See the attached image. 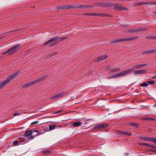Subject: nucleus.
Segmentation results:
<instances>
[{"mask_svg":"<svg viewBox=\"0 0 156 156\" xmlns=\"http://www.w3.org/2000/svg\"><path fill=\"white\" fill-rule=\"evenodd\" d=\"M20 72V70H19L16 73L12 74L9 76L6 80L3 82H0L1 87L0 89L2 88L5 86L9 82L12 80L13 78L16 77L19 75Z\"/></svg>","mask_w":156,"mask_h":156,"instance_id":"obj_1","label":"nucleus"},{"mask_svg":"<svg viewBox=\"0 0 156 156\" xmlns=\"http://www.w3.org/2000/svg\"><path fill=\"white\" fill-rule=\"evenodd\" d=\"M20 46V45L19 44L15 45L12 48H9L7 51L3 53V55H5L6 54H10L16 51L17 48H18Z\"/></svg>","mask_w":156,"mask_h":156,"instance_id":"obj_2","label":"nucleus"},{"mask_svg":"<svg viewBox=\"0 0 156 156\" xmlns=\"http://www.w3.org/2000/svg\"><path fill=\"white\" fill-rule=\"evenodd\" d=\"M138 37L137 36H134L133 37H130L121 39H117L113 41L111 43H117L118 42H120L127 41H131Z\"/></svg>","mask_w":156,"mask_h":156,"instance_id":"obj_3","label":"nucleus"},{"mask_svg":"<svg viewBox=\"0 0 156 156\" xmlns=\"http://www.w3.org/2000/svg\"><path fill=\"white\" fill-rule=\"evenodd\" d=\"M33 131V130L30 129L27 131L24 134V136L26 137H27L29 136L30 135H31V136L30 137H29V139L30 140L33 139L34 136V135H33V133L34 132H32Z\"/></svg>","mask_w":156,"mask_h":156,"instance_id":"obj_4","label":"nucleus"},{"mask_svg":"<svg viewBox=\"0 0 156 156\" xmlns=\"http://www.w3.org/2000/svg\"><path fill=\"white\" fill-rule=\"evenodd\" d=\"M108 125L106 123L101 124L94 126V129H103L107 127Z\"/></svg>","mask_w":156,"mask_h":156,"instance_id":"obj_5","label":"nucleus"},{"mask_svg":"<svg viewBox=\"0 0 156 156\" xmlns=\"http://www.w3.org/2000/svg\"><path fill=\"white\" fill-rule=\"evenodd\" d=\"M115 9L118 10H126V7H122L121 4L118 3L114 4V6Z\"/></svg>","mask_w":156,"mask_h":156,"instance_id":"obj_6","label":"nucleus"},{"mask_svg":"<svg viewBox=\"0 0 156 156\" xmlns=\"http://www.w3.org/2000/svg\"><path fill=\"white\" fill-rule=\"evenodd\" d=\"M59 39V37H58L56 36V37H52L51 39L49 40L48 41L45 42L44 44V45H46L48 44L51 43V42H53V41H55L56 40H57V39Z\"/></svg>","mask_w":156,"mask_h":156,"instance_id":"obj_7","label":"nucleus"},{"mask_svg":"<svg viewBox=\"0 0 156 156\" xmlns=\"http://www.w3.org/2000/svg\"><path fill=\"white\" fill-rule=\"evenodd\" d=\"M67 93L66 92H63L62 93H60L57 94L56 95L54 96V97H52L50 98V99H53L56 98H58L60 97H61L66 95Z\"/></svg>","mask_w":156,"mask_h":156,"instance_id":"obj_8","label":"nucleus"},{"mask_svg":"<svg viewBox=\"0 0 156 156\" xmlns=\"http://www.w3.org/2000/svg\"><path fill=\"white\" fill-rule=\"evenodd\" d=\"M45 77V76H42L41 77L38 79H37L30 82L31 85L32 86L33 84L39 83Z\"/></svg>","mask_w":156,"mask_h":156,"instance_id":"obj_9","label":"nucleus"},{"mask_svg":"<svg viewBox=\"0 0 156 156\" xmlns=\"http://www.w3.org/2000/svg\"><path fill=\"white\" fill-rule=\"evenodd\" d=\"M147 71L145 69H141L140 70H135L134 72V75H136L142 73H145Z\"/></svg>","mask_w":156,"mask_h":156,"instance_id":"obj_10","label":"nucleus"},{"mask_svg":"<svg viewBox=\"0 0 156 156\" xmlns=\"http://www.w3.org/2000/svg\"><path fill=\"white\" fill-rule=\"evenodd\" d=\"M94 6L93 5H81L79 6H76L77 8L87 9L91 8H93Z\"/></svg>","mask_w":156,"mask_h":156,"instance_id":"obj_11","label":"nucleus"},{"mask_svg":"<svg viewBox=\"0 0 156 156\" xmlns=\"http://www.w3.org/2000/svg\"><path fill=\"white\" fill-rule=\"evenodd\" d=\"M147 65V64H142L135 65L134 66L136 69H140L142 68L143 67H146Z\"/></svg>","mask_w":156,"mask_h":156,"instance_id":"obj_12","label":"nucleus"},{"mask_svg":"<svg viewBox=\"0 0 156 156\" xmlns=\"http://www.w3.org/2000/svg\"><path fill=\"white\" fill-rule=\"evenodd\" d=\"M118 133L120 135H131V133L129 132L128 131H119L118 132Z\"/></svg>","mask_w":156,"mask_h":156,"instance_id":"obj_13","label":"nucleus"},{"mask_svg":"<svg viewBox=\"0 0 156 156\" xmlns=\"http://www.w3.org/2000/svg\"><path fill=\"white\" fill-rule=\"evenodd\" d=\"M134 70V68H132L130 69L124 70L122 72L123 76H125L126 75L133 72Z\"/></svg>","mask_w":156,"mask_h":156,"instance_id":"obj_14","label":"nucleus"},{"mask_svg":"<svg viewBox=\"0 0 156 156\" xmlns=\"http://www.w3.org/2000/svg\"><path fill=\"white\" fill-rule=\"evenodd\" d=\"M140 138L145 141H151V137L144 136L140 137Z\"/></svg>","mask_w":156,"mask_h":156,"instance_id":"obj_15","label":"nucleus"},{"mask_svg":"<svg viewBox=\"0 0 156 156\" xmlns=\"http://www.w3.org/2000/svg\"><path fill=\"white\" fill-rule=\"evenodd\" d=\"M82 124V123L80 122H77L73 123V125L75 127L79 126Z\"/></svg>","mask_w":156,"mask_h":156,"instance_id":"obj_16","label":"nucleus"},{"mask_svg":"<svg viewBox=\"0 0 156 156\" xmlns=\"http://www.w3.org/2000/svg\"><path fill=\"white\" fill-rule=\"evenodd\" d=\"M66 5V9H71L75 8H76V6L74 5Z\"/></svg>","mask_w":156,"mask_h":156,"instance_id":"obj_17","label":"nucleus"},{"mask_svg":"<svg viewBox=\"0 0 156 156\" xmlns=\"http://www.w3.org/2000/svg\"><path fill=\"white\" fill-rule=\"evenodd\" d=\"M108 57V56L107 55H104L100 56H99L98 57V59L99 61H100L102 60H104L105 58H106Z\"/></svg>","mask_w":156,"mask_h":156,"instance_id":"obj_18","label":"nucleus"},{"mask_svg":"<svg viewBox=\"0 0 156 156\" xmlns=\"http://www.w3.org/2000/svg\"><path fill=\"white\" fill-rule=\"evenodd\" d=\"M83 15H89L91 16H98V13H85L83 14Z\"/></svg>","mask_w":156,"mask_h":156,"instance_id":"obj_19","label":"nucleus"},{"mask_svg":"<svg viewBox=\"0 0 156 156\" xmlns=\"http://www.w3.org/2000/svg\"><path fill=\"white\" fill-rule=\"evenodd\" d=\"M98 16H101L104 17H111V15L105 13H98Z\"/></svg>","mask_w":156,"mask_h":156,"instance_id":"obj_20","label":"nucleus"},{"mask_svg":"<svg viewBox=\"0 0 156 156\" xmlns=\"http://www.w3.org/2000/svg\"><path fill=\"white\" fill-rule=\"evenodd\" d=\"M144 4H148L149 5H156V2H143Z\"/></svg>","mask_w":156,"mask_h":156,"instance_id":"obj_21","label":"nucleus"},{"mask_svg":"<svg viewBox=\"0 0 156 156\" xmlns=\"http://www.w3.org/2000/svg\"><path fill=\"white\" fill-rule=\"evenodd\" d=\"M138 29H133V30H128V32L129 33H138L139 32L138 31Z\"/></svg>","mask_w":156,"mask_h":156,"instance_id":"obj_22","label":"nucleus"},{"mask_svg":"<svg viewBox=\"0 0 156 156\" xmlns=\"http://www.w3.org/2000/svg\"><path fill=\"white\" fill-rule=\"evenodd\" d=\"M56 127V125H50L49 126V131H51L54 129Z\"/></svg>","mask_w":156,"mask_h":156,"instance_id":"obj_23","label":"nucleus"},{"mask_svg":"<svg viewBox=\"0 0 156 156\" xmlns=\"http://www.w3.org/2000/svg\"><path fill=\"white\" fill-rule=\"evenodd\" d=\"M66 5H63L62 6H59L56 7V8L57 9H66Z\"/></svg>","mask_w":156,"mask_h":156,"instance_id":"obj_24","label":"nucleus"},{"mask_svg":"<svg viewBox=\"0 0 156 156\" xmlns=\"http://www.w3.org/2000/svg\"><path fill=\"white\" fill-rule=\"evenodd\" d=\"M138 29V30L139 32H142V31H144L147 30L148 29V28L140 27V28Z\"/></svg>","mask_w":156,"mask_h":156,"instance_id":"obj_25","label":"nucleus"},{"mask_svg":"<svg viewBox=\"0 0 156 156\" xmlns=\"http://www.w3.org/2000/svg\"><path fill=\"white\" fill-rule=\"evenodd\" d=\"M129 125L132 126H134L136 127H138L139 124L138 123H131Z\"/></svg>","mask_w":156,"mask_h":156,"instance_id":"obj_26","label":"nucleus"},{"mask_svg":"<svg viewBox=\"0 0 156 156\" xmlns=\"http://www.w3.org/2000/svg\"><path fill=\"white\" fill-rule=\"evenodd\" d=\"M59 42V41H57L55 42H52V43L50 44L49 45V47H51V46H54L56 44L58 43Z\"/></svg>","mask_w":156,"mask_h":156,"instance_id":"obj_27","label":"nucleus"},{"mask_svg":"<svg viewBox=\"0 0 156 156\" xmlns=\"http://www.w3.org/2000/svg\"><path fill=\"white\" fill-rule=\"evenodd\" d=\"M31 86V84H30V82H29V83H26V84L23 85L22 87L23 88H26V87H28L29 86Z\"/></svg>","mask_w":156,"mask_h":156,"instance_id":"obj_28","label":"nucleus"},{"mask_svg":"<svg viewBox=\"0 0 156 156\" xmlns=\"http://www.w3.org/2000/svg\"><path fill=\"white\" fill-rule=\"evenodd\" d=\"M140 86L141 87H147L148 86V84L146 82H143V83H140Z\"/></svg>","mask_w":156,"mask_h":156,"instance_id":"obj_29","label":"nucleus"},{"mask_svg":"<svg viewBox=\"0 0 156 156\" xmlns=\"http://www.w3.org/2000/svg\"><path fill=\"white\" fill-rule=\"evenodd\" d=\"M106 5L107 3L106 2H103L100 3V5L101 7H106Z\"/></svg>","mask_w":156,"mask_h":156,"instance_id":"obj_30","label":"nucleus"},{"mask_svg":"<svg viewBox=\"0 0 156 156\" xmlns=\"http://www.w3.org/2000/svg\"><path fill=\"white\" fill-rule=\"evenodd\" d=\"M142 4H143V2H142L138 3H135L134 4L135 6H138L141 5Z\"/></svg>","mask_w":156,"mask_h":156,"instance_id":"obj_31","label":"nucleus"},{"mask_svg":"<svg viewBox=\"0 0 156 156\" xmlns=\"http://www.w3.org/2000/svg\"><path fill=\"white\" fill-rule=\"evenodd\" d=\"M107 5H106V7H112V6H114V4L112 3H107Z\"/></svg>","mask_w":156,"mask_h":156,"instance_id":"obj_32","label":"nucleus"},{"mask_svg":"<svg viewBox=\"0 0 156 156\" xmlns=\"http://www.w3.org/2000/svg\"><path fill=\"white\" fill-rule=\"evenodd\" d=\"M155 81L154 80H150V81H147V83L151 85H153L155 83Z\"/></svg>","mask_w":156,"mask_h":156,"instance_id":"obj_33","label":"nucleus"},{"mask_svg":"<svg viewBox=\"0 0 156 156\" xmlns=\"http://www.w3.org/2000/svg\"><path fill=\"white\" fill-rule=\"evenodd\" d=\"M13 144L15 146L19 144V142L18 141L16 140L13 142Z\"/></svg>","mask_w":156,"mask_h":156,"instance_id":"obj_34","label":"nucleus"},{"mask_svg":"<svg viewBox=\"0 0 156 156\" xmlns=\"http://www.w3.org/2000/svg\"><path fill=\"white\" fill-rule=\"evenodd\" d=\"M151 50L148 51H143L142 52V54L143 55H144L146 54H149L151 53Z\"/></svg>","mask_w":156,"mask_h":156,"instance_id":"obj_35","label":"nucleus"},{"mask_svg":"<svg viewBox=\"0 0 156 156\" xmlns=\"http://www.w3.org/2000/svg\"><path fill=\"white\" fill-rule=\"evenodd\" d=\"M139 144L141 145H143L144 146L148 147H149V146H150V145L149 144H148L146 143H140Z\"/></svg>","mask_w":156,"mask_h":156,"instance_id":"obj_36","label":"nucleus"},{"mask_svg":"<svg viewBox=\"0 0 156 156\" xmlns=\"http://www.w3.org/2000/svg\"><path fill=\"white\" fill-rule=\"evenodd\" d=\"M120 69V68L113 69L111 70V72H116Z\"/></svg>","mask_w":156,"mask_h":156,"instance_id":"obj_37","label":"nucleus"},{"mask_svg":"<svg viewBox=\"0 0 156 156\" xmlns=\"http://www.w3.org/2000/svg\"><path fill=\"white\" fill-rule=\"evenodd\" d=\"M116 74H117L116 76H117V77H119V76H123L122 73V72H120V73H118Z\"/></svg>","mask_w":156,"mask_h":156,"instance_id":"obj_38","label":"nucleus"},{"mask_svg":"<svg viewBox=\"0 0 156 156\" xmlns=\"http://www.w3.org/2000/svg\"><path fill=\"white\" fill-rule=\"evenodd\" d=\"M151 141H153L154 143H156V138L151 137Z\"/></svg>","mask_w":156,"mask_h":156,"instance_id":"obj_39","label":"nucleus"},{"mask_svg":"<svg viewBox=\"0 0 156 156\" xmlns=\"http://www.w3.org/2000/svg\"><path fill=\"white\" fill-rule=\"evenodd\" d=\"M67 38H68L67 37H59V39H60L61 40L60 41H62L64 40H65V39Z\"/></svg>","mask_w":156,"mask_h":156,"instance_id":"obj_40","label":"nucleus"},{"mask_svg":"<svg viewBox=\"0 0 156 156\" xmlns=\"http://www.w3.org/2000/svg\"><path fill=\"white\" fill-rule=\"evenodd\" d=\"M147 120H154L155 119L152 118H147Z\"/></svg>","mask_w":156,"mask_h":156,"instance_id":"obj_41","label":"nucleus"},{"mask_svg":"<svg viewBox=\"0 0 156 156\" xmlns=\"http://www.w3.org/2000/svg\"><path fill=\"white\" fill-rule=\"evenodd\" d=\"M151 53H154L156 52V49H153L151 50Z\"/></svg>","mask_w":156,"mask_h":156,"instance_id":"obj_42","label":"nucleus"},{"mask_svg":"<svg viewBox=\"0 0 156 156\" xmlns=\"http://www.w3.org/2000/svg\"><path fill=\"white\" fill-rule=\"evenodd\" d=\"M146 39H151V38H156V37H146Z\"/></svg>","mask_w":156,"mask_h":156,"instance_id":"obj_43","label":"nucleus"},{"mask_svg":"<svg viewBox=\"0 0 156 156\" xmlns=\"http://www.w3.org/2000/svg\"><path fill=\"white\" fill-rule=\"evenodd\" d=\"M149 147H151L152 148H156V146L154 145V144H152L151 145H150V146H149Z\"/></svg>","mask_w":156,"mask_h":156,"instance_id":"obj_44","label":"nucleus"},{"mask_svg":"<svg viewBox=\"0 0 156 156\" xmlns=\"http://www.w3.org/2000/svg\"><path fill=\"white\" fill-rule=\"evenodd\" d=\"M44 153L46 154H48L51 153V151L49 150H46L44 151Z\"/></svg>","mask_w":156,"mask_h":156,"instance_id":"obj_45","label":"nucleus"},{"mask_svg":"<svg viewBox=\"0 0 156 156\" xmlns=\"http://www.w3.org/2000/svg\"><path fill=\"white\" fill-rule=\"evenodd\" d=\"M117 76V74H116L115 75H113V76H110V78L112 79L113 78H115L117 77V76Z\"/></svg>","mask_w":156,"mask_h":156,"instance_id":"obj_46","label":"nucleus"},{"mask_svg":"<svg viewBox=\"0 0 156 156\" xmlns=\"http://www.w3.org/2000/svg\"><path fill=\"white\" fill-rule=\"evenodd\" d=\"M94 61L95 62H97L99 61V59H98V57L97 58L95 59Z\"/></svg>","mask_w":156,"mask_h":156,"instance_id":"obj_47","label":"nucleus"},{"mask_svg":"<svg viewBox=\"0 0 156 156\" xmlns=\"http://www.w3.org/2000/svg\"><path fill=\"white\" fill-rule=\"evenodd\" d=\"M38 122V121H34V122H33L32 123H31V125H33V124H37Z\"/></svg>","mask_w":156,"mask_h":156,"instance_id":"obj_48","label":"nucleus"},{"mask_svg":"<svg viewBox=\"0 0 156 156\" xmlns=\"http://www.w3.org/2000/svg\"><path fill=\"white\" fill-rule=\"evenodd\" d=\"M20 115V113H14L13 114V115L14 116H16L17 115Z\"/></svg>","mask_w":156,"mask_h":156,"instance_id":"obj_49","label":"nucleus"},{"mask_svg":"<svg viewBox=\"0 0 156 156\" xmlns=\"http://www.w3.org/2000/svg\"><path fill=\"white\" fill-rule=\"evenodd\" d=\"M150 151L152 152H156V150L151 149L150 150Z\"/></svg>","mask_w":156,"mask_h":156,"instance_id":"obj_50","label":"nucleus"},{"mask_svg":"<svg viewBox=\"0 0 156 156\" xmlns=\"http://www.w3.org/2000/svg\"><path fill=\"white\" fill-rule=\"evenodd\" d=\"M34 132H37V133L39 132V134H40V133L39 132V131L38 130H35L33 132H34Z\"/></svg>","mask_w":156,"mask_h":156,"instance_id":"obj_51","label":"nucleus"},{"mask_svg":"<svg viewBox=\"0 0 156 156\" xmlns=\"http://www.w3.org/2000/svg\"><path fill=\"white\" fill-rule=\"evenodd\" d=\"M51 57V54L48 55L47 56V58H49L50 57Z\"/></svg>","mask_w":156,"mask_h":156,"instance_id":"obj_52","label":"nucleus"},{"mask_svg":"<svg viewBox=\"0 0 156 156\" xmlns=\"http://www.w3.org/2000/svg\"><path fill=\"white\" fill-rule=\"evenodd\" d=\"M62 110H60L56 112H55V113H58V112H61L62 111Z\"/></svg>","mask_w":156,"mask_h":156,"instance_id":"obj_53","label":"nucleus"},{"mask_svg":"<svg viewBox=\"0 0 156 156\" xmlns=\"http://www.w3.org/2000/svg\"><path fill=\"white\" fill-rule=\"evenodd\" d=\"M155 78H156V76H153L152 77V79H155Z\"/></svg>","mask_w":156,"mask_h":156,"instance_id":"obj_54","label":"nucleus"},{"mask_svg":"<svg viewBox=\"0 0 156 156\" xmlns=\"http://www.w3.org/2000/svg\"><path fill=\"white\" fill-rule=\"evenodd\" d=\"M51 57L54 56V54L53 53H52L51 54Z\"/></svg>","mask_w":156,"mask_h":156,"instance_id":"obj_55","label":"nucleus"},{"mask_svg":"<svg viewBox=\"0 0 156 156\" xmlns=\"http://www.w3.org/2000/svg\"><path fill=\"white\" fill-rule=\"evenodd\" d=\"M53 53L54 54V55H57L58 54V52H54Z\"/></svg>","mask_w":156,"mask_h":156,"instance_id":"obj_56","label":"nucleus"},{"mask_svg":"<svg viewBox=\"0 0 156 156\" xmlns=\"http://www.w3.org/2000/svg\"><path fill=\"white\" fill-rule=\"evenodd\" d=\"M147 117H144V118H143V119H144V120H147Z\"/></svg>","mask_w":156,"mask_h":156,"instance_id":"obj_57","label":"nucleus"},{"mask_svg":"<svg viewBox=\"0 0 156 156\" xmlns=\"http://www.w3.org/2000/svg\"><path fill=\"white\" fill-rule=\"evenodd\" d=\"M20 30V29H17V30H13V31H18V30Z\"/></svg>","mask_w":156,"mask_h":156,"instance_id":"obj_58","label":"nucleus"},{"mask_svg":"<svg viewBox=\"0 0 156 156\" xmlns=\"http://www.w3.org/2000/svg\"><path fill=\"white\" fill-rule=\"evenodd\" d=\"M107 79H111V78H110V77H107Z\"/></svg>","mask_w":156,"mask_h":156,"instance_id":"obj_59","label":"nucleus"},{"mask_svg":"<svg viewBox=\"0 0 156 156\" xmlns=\"http://www.w3.org/2000/svg\"><path fill=\"white\" fill-rule=\"evenodd\" d=\"M8 32H5V33H3V34H6V33H7Z\"/></svg>","mask_w":156,"mask_h":156,"instance_id":"obj_60","label":"nucleus"},{"mask_svg":"<svg viewBox=\"0 0 156 156\" xmlns=\"http://www.w3.org/2000/svg\"><path fill=\"white\" fill-rule=\"evenodd\" d=\"M12 31H9V33H11V32H12Z\"/></svg>","mask_w":156,"mask_h":156,"instance_id":"obj_61","label":"nucleus"},{"mask_svg":"<svg viewBox=\"0 0 156 156\" xmlns=\"http://www.w3.org/2000/svg\"><path fill=\"white\" fill-rule=\"evenodd\" d=\"M0 87H1V85L0 84Z\"/></svg>","mask_w":156,"mask_h":156,"instance_id":"obj_62","label":"nucleus"}]
</instances>
